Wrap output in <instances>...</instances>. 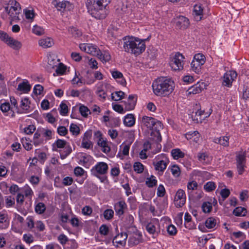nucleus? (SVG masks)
Returning a JSON list of instances; mask_svg holds the SVG:
<instances>
[{
	"label": "nucleus",
	"mask_w": 249,
	"mask_h": 249,
	"mask_svg": "<svg viewBox=\"0 0 249 249\" xmlns=\"http://www.w3.org/2000/svg\"><path fill=\"white\" fill-rule=\"evenodd\" d=\"M186 194L182 189H178L174 197V203L176 207H182L186 202Z\"/></svg>",
	"instance_id": "nucleus-10"
},
{
	"label": "nucleus",
	"mask_w": 249,
	"mask_h": 249,
	"mask_svg": "<svg viewBox=\"0 0 249 249\" xmlns=\"http://www.w3.org/2000/svg\"><path fill=\"white\" fill-rule=\"evenodd\" d=\"M159 226V220L157 219H153L146 225V229L149 233L158 235L160 232V230H158L157 227Z\"/></svg>",
	"instance_id": "nucleus-14"
},
{
	"label": "nucleus",
	"mask_w": 249,
	"mask_h": 249,
	"mask_svg": "<svg viewBox=\"0 0 249 249\" xmlns=\"http://www.w3.org/2000/svg\"><path fill=\"white\" fill-rule=\"evenodd\" d=\"M67 70V67L62 63H60L56 68L55 72L57 75H62L65 73Z\"/></svg>",
	"instance_id": "nucleus-51"
},
{
	"label": "nucleus",
	"mask_w": 249,
	"mask_h": 249,
	"mask_svg": "<svg viewBox=\"0 0 249 249\" xmlns=\"http://www.w3.org/2000/svg\"><path fill=\"white\" fill-rule=\"evenodd\" d=\"M155 118L151 117L144 116L142 118L141 124L143 126L146 127L148 128H149L151 130V127H152V125H153V124L155 123Z\"/></svg>",
	"instance_id": "nucleus-25"
},
{
	"label": "nucleus",
	"mask_w": 249,
	"mask_h": 249,
	"mask_svg": "<svg viewBox=\"0 0 249 249\" xmlns=\"http://www.w3.org/2000/svg\"><path fill=\"white\" fill-rule=\"evenodd\" d=\"M0 38L8 46L16 50H18L21 47L22 45L20 42L10 37L6 32H0Z\"/></svg>",
	"instance_id": "nucleus-8"
},
{
	"label": "nucleus",
	"mask_w": 249,
	"mask_h": 249,
	"mask_svg": "<svg viewBox=\"0 0 249 249\" xmlns=\"http://www.w3.org/2000/svg\"><path fill=\"white\" fill-rule=\"evenodd\" d=\"M41 136L40 128H38L34 135L33 143L35 146H37L44 143L45 140Z\"/></svg>",
	"instance_id": "nucleus-26"
},
{
	"label": "nucleus",
	"mask_w": 249,
	"mask_h": 249,
	"mask_svg": "<svg viewBox=\"0 0 249 249\" xmlns=\"http://www.w3.org/2000/svg\"><path fill=\"white\" fill-rule=\"evenodd\" d=\"M40 130L42 136L46 138L45 141L50 140L52 139V131L51 130L42 128H40Z\"/></svg>",
	"instance_id": "nucleus-46"
},
{
	"label": "nucleus",
	"mask_w": 249,
	"mask_h": 249,
	"mask_svg": "<svg viewBox=\"0 0 249 249\" xmlns=\"http://www.w3.org/2000/svg\"><path fill=\"white\" fill-rule=\"evenodd\" d=\"M8 6L5 8V10L8 11L9 8H16V20H19L18 15L21 11V8L20 4L15 0H9L8 3Z\"/></svg>",
	"instance_id": "nucleus-19"
},
{
	"label": "nucleus",
	"mask_w": 249,
	"mask_h": 249,
	"mask_svg": "<svg viewBox=\"0 0 249 249\" xmlns=\"http://www.w3.org/2000/svg\"><path fill=\"white\" fill-rule=\"evenodd\" d=\"M151 36L147 38L140 39L133 36H126L123 38L124 50L137 56L144 52L146 48L145 41L149 40Z\"/></svg>",
	"instance_id": "nucleus-1"
},
{
	"label": "nucleus",
	"mask_w": 249,
	"mask_h": 249,
	"mask_svg": "<svg viewBox=\"0 0 249 249\" xmlns=\"http://www.w3.org/2000/svg\"><path fill=\"white\" fill-rule=\"evenodd\" d=\"M203 88L201 86L199 83L189 88L187 90L188 94H196L201 92Z\"/></svg>",
	"instance_id": "nucleus-33"
},
{
	"label": "nucleus",
	"mask_w": 249,
	"mask_h": 249,
	"mask_svg": "<svg viewBox=\"0 0 249 249\" xmlns=\"http://www.w3.org/2000/svg\"><path fill=\"white\" fill-rule=\"evenodd\" d=\"M30 101L28 98H24L21 101L20 107L17 110L18 113H27L30 111Z\"/></svg>",
	"instance_id": "nucleus-16"
},
{
	"label": "nucleus",
	"mask_w": 249,
	"mask_h": 249,
	"mask_svg": "<svg viewBox=\"0 0 249 249\" xmlns=\"http://www.w3.org/2000/svg\"><path fill=\"white\" fill-rule=\"evenodd\" d=\"M85 173L86 171L81 167L77 166L74 169V174L77 177H82Z\"/></svg>",
	"instance_id": "nucleus-64"
},
{
	"label": "nucleus",
	"mask_w": 249,
	"mask_h": 249,
	"mask_svg": "<svg viewBox=\"0 0 249 249\" xmlns=\"http://www.w3.org/2000/svg\"><path fill=\"white\" fill-rule=\"evenodd\" d=\"M247 210L242 207H236L233 211V214L237 216H244L247 213Z\"/></svg>",
	"instance_id": "nucleus-40"
},
{
	"label": "nucleus",
	"mask_w": 249,
	"mask_h": 249,
	"mask_svg": "<svg viewBox=\"0 0 249 249\" xmlns=\"http://www.w3.org/2000/svg\"><path fill=\"white\" fill-rule=\"evenodd\" d=\"M70 131L73 135L78 136L80 134V128L79 126L73 123L71 124L70 126Z\"/></svg>",
	"instance_id": "nucleus-49"
},
{
	"label": "nucleus",
	"mask_w": 249,
	"mask_h": 249,
	"mask_svg": "<svg viewBox=\"0 0 249 249\" xmlns=\"http://www.w3.org/2000/svg\"><path fill=\"white\" fill-rule=\"evenodd\" d=\"M213 142L224 147H228L229 145V137L228 136H222L216 138L214 139Z\"/></svg>",
	"instance_id": "nucleus-32"
},
{
	"label": "nucleus",
	"mask_w": 249,
	"mask_h": 249,
	"mask_svg": "<svg viewBox=\"0 0 249 249\" xmlns=\"http://www.w3.org/2000/svg\"><path fill=\"white\" fill-rule=\"evenodd\" d=\"M137 100V96L135 94L129 95L127 102H125V108L127 110H133L136 106Z\"/></svg>",
	"instance_id": "nucleus-21"
},
{
	"label": "nucleus",
	"mask_w": 249,
	"mask_h": 249,
	"mask_svg": "<svg viewBox=\"0 0 249 249\" xmlns=\"http://www.w3.org/2000/svg\"><path fill=\"white\" fill-rule=\"evenodd\" d=\"M0 108L1 111L5 114V115H11L12 117L15 116L14 112L12 110V108L11 107L10 105L9 102L2 101H0Z\"/></svg>",
	"instance_id": "nucleus-20"
},
{
	"label": "nucleus",
	"mask_w": 249,
	"mask_h": 249,
	"mask_svg": "<svg viewBox=\"0 0 249 249\" xmlns=\"http://www.w3.org/2000/svg\"><path fill=\"white\" fill-rule=\"evenodd\" d=\"M236 164H246V153L245 152L240 151L236 153Z\"/></svg>",
	"instance_id": "nucleus-34"
},
{
	"label": "nucleus",
	"mask_w": 249,
	"mask_h": 249,
	"mask_svg": "<svg viewBox=\"0 0 249 249\" xmlns=\"http://www.w3.org/2000/svg\"><path fill=\"white\" fill-rule=\"evenodd\" d=\"M216 184L214 182L209 181L204 185V189L207 192H210L215 190Z\"/></svg>",
	"instance_id": "nucleus-47"
},
{
	"label": "nucleus",
	"mask_w": 249,
	"mask_h": 249,
	"mask_svg": "<svg viewBox=\"0 0 249 249\" xmlns=\"http://www.w3.org/2000/svg\"><path fill=\"white\" fill-rule=\"evenodd\" d=\"M202 209L205 213L211 212L212 210V204L209 202H205L202 204Z\"/></svg>",
	"instance_id": "nucleus-54"
},
{
	"label": "nucleus",
	"mask_w": 249,
	"mask_h": 249,
	"mask_svg": "<svg viewBox=\"0 0 249 249\" xmlns=\"http://www.w3.org/2000/svg\"><path fill=\"white\" fill-rule=\"evenodd\" d=\"M127 238V234L126 232H121L120 234L116 235L113 240L114 241L121 246H123L125 244V241Z\"/></svg>",
	"instance_id": "nucleus-27"
},
{
	"label": "nucleus",
	"mask_w": 249,
	"mask_h": 249,
	"mask_svg": "<svg viewBox=\"0 0 249 249\" xmlns=\"http://www.w3.org/2000/svg\"><path fill=\"white\" fill-rule=\"evenodd\" d=\"M110 2L109 0H87L88 12L96 19H104L108 14L107 6Z\"/></svg>",
	"instance_id": "nucleus-2"
},
{
	"label": "nucleus",
	"mask_w": 249,
	"mask_h": 249,
	"mask_svg": "<svg viewBox=\"0 0 249 249\" xmlns=\"http://www.w3.org/2000/svg\"><path fill=\"white\" fill-rule=\"evenodd\" d=\"M115 7L116 13L120 16L128 13L127 5L122 1H119Z\"/></svg>",
	"instance_id": "nucleus-22"
},
{
	"label": "nucleus",
	"mask_w": 249,
	"mask_h": 249,
	"mask_svg": "<svg viewBox=\"0 0 249 249\" xmlns=\"http://www.w3.org/2000/svg\"><path fill=\"white\" fill-rule=\"evenodd\" d=\"M189 24V19L184 16H179L176 23V26L178 29L182 30H186Z\"/></svg>",
	"instance_id": "nucleus-18"
},
{
	"label": "nucleus",
	"mask_w": 249,
	"mask_h": 249,
	"mask_svg": "<svg viewBox=\"0 0 249 249\" xmlns=\"http://www.w3.org/2000/svg\"><path fill=\"white\" fill-rule=\"evenodd\" d=\"M193 15L196 21H200L203 16V7L201 4L196 3L194 6Z\"/></svg>",
	"instance_id": "nucleus-15"
},
{
	"label": "nucleus",
	"mask_w": 249,
	"mask_h": 249,
	"mask_svg": "<svg viewBox=\"0 0 249 249\" xmlns=\"http://www.w3.org/2000/svg\"><path fill=\"white\" fill-rule=\"evenodd\" d=\"M125 93L122 91H115L111 94V98L114 101H119L123 99Z\"/></svg>",
	"instance_id": "nucleus-45"
},
{
	"label": "nucleus",
	"mask_w": 249,
	"mask_h": 249,
	"mask_svg": "<svg viewBox=\"0 0 249 249\" xmlns=\"http://www.w3.org/2000/svg\"><path fill=\"white\" fill-rule=\"evenodd\" d=\"M79 111L81 115L83 117H86L88 116L89 113L90 112L89 108L85 106H81L79 107Z\"/></svg>",
	"instance_id": "nucleus-63"
},
{
	"label": "nucleus",
	"mask_w": 249,
	"mask_h": 249,
	"mask_svg": "<svg viewBox=\"0 0 249 249\" xmlns=\"http://www.w3.org/2000/svg\"><path fill=\"white\" fill-rule=\"evenodd\" d=\"M79 48L81 51H84L93 56H97L100 50L98 47L92 44L83 43L80 44Z\"/></svg>",
	"instance_id": "nucleus-12"
},
{
	"label": "nucleus",
	"mask_w": 249,
	"mask_h": 249,
	"mask_svg": "<svg viewBox=\"0 0 249 249\" xmlns=\"http://www.w3.org/2000/svg\"><path fill=\"white\" fill-rule=\"evenodd\" d=\"M158 181L155 176L151 175L147 178L145 181L146 185L149 188H153L157 186Z\"/></svg>",
	"instance_id": "nucleus-36"
},
{
	"label": "nucleus",
	"mask_w": 249,
	"mask_h": 249,
	"mask_svg": "<svg viewBox=\"0 0 249 249\" xmlns=\"http://www.w3.org/2000/svg\"><path fill=\"white\" fill-rule=\"evenodd\" d=\"M114 209L116 215L120 217L124 215L125 211L127 209V206L125 201L122 200L114 204Z\"/></svg>",
	"instance_id": "nucleus-13"
},
{
	"label": "nucleus",
	"mask_w": 249,
	"mask_h": 249,
	"mask_svg": "<svg viewBox=\"0 0 249 249\" xmlns=\"http://www.w3.org/2000/svg\"><path fill=\"white\" fill-rule=\"evenodd\" d=\"M9 225V221L6 214L2 213L0 212V229H5Z\"/></svg>",
	"instance_id": "nucleus-30"
},
{
	"label": "nucleus",
	"mask_w": 249,
	"mask_h": 249,
	"mask_svg": "<svg viewBox=\"0 0 249 249\" xmlns=\"http://www.w3.org/2000/svg\"><path fill=\"white\" fill-rule=\"evenodd\" d=\"M133 169L137 173L141 174L144 171V166L140 162H135L133 165Z\"/></svg>",
	"instance_id": "nucleus-48"
},
{
	"label": "nucleus",
	"mask_w": 249,
	"mask_h": 249,
	"mask_svg": "<svg viewBox=\"0 0 249 249\" xmlns=\"http://www.w3.org/2000/svg\"><path fill=\"white\" fill-rule=\"evenodd\" d=\"M35 153L37 155L38 160L41 163H44L47 159V155L45 152H42L40 149H36Z\"/></svg>",
	"instance_id": "nucleus-43"
},
{
	"label": "nucleus",
	"mask_w": 249,
	"mask_h": 249,
	"mask_svg": "<svg viewBox=\"0 0 249 249\" xmlns=\"http://www.w3.org/2000/svg\"><path fill=\"white\" fill-rule=\"evenodd\" d=\"M147 53L148 56L150 58H153L155 57L157 54V50L153 47H150L148 48Z\"/></svg>",
	"instance_id": "nucleus-57"
},
{
	"label": "nucleus",
	"mask_w": 249,
	"mask_h": 249,
	"mask_svg": "<svg viewBox=\"0 0 249 249\" xmlns=\"http://www.w3.org/2000/svg\"><path fill=\"white\" fill-rule=\"evenodd\" d=\"M131 144V142L123 143L120 146V150L122 151V154L124 156H127L129 154L130 146Z\"/></svg>",
	"instance_id": "nucleus-44"
},
{
	"label": "nucleus",
	"mask_w": 249,
	"mask_h": 249,
	"mask_svg": "<svg viewBox=\"0 0 249 249\" xmlns=\"http://www.w3.org/2000/svg\"><path fill=\"white\" fill-rule=\"evenodd\" d=\"M77 157L79 159L80 163L82 164L84 166H86L88 165L93 160L92 157L90 155L84 152L78 153Z\"/></svg>",
	"instance_id": "nucleus-17"
},
{
	"label": "nucleus",
	"mask_w": 249,
	"mask_h": 249,
	"mask_svg": "<svg viewBox=\"0 0 249 249\" xmlns=\"http://www.w3.org/2000/svg\"><path fill=\"white\" fill-rule=\"evenodd\" d=\"M96 56L98 57L103 63H106L109 62L111 58V55L107 51H101L100 50V52L98 53Z\"/></svg>",
	"instance_id": "nucleus-24"
},
{
	"label": "nucleus",
	"mask_w": 249,
	"mask_h": 249,
	"mask_svg": "<svg viewBox=\"0 0 249 249\" xmlns=\"http://www.w3.org/2000/svg\"><path fill=\"white\" fill-rule=\"evenodd\" d=\"M46 209V205L43 202H38L35 206V212L38 214L44 213Z\"/></svg>",
	"instance_id": "nucleus-37"
},
{
	"label": "nucleus",
	"mask_w": 249,
	"mask_h": 249,
	"mask_svg": "<svg viewBox=\"0 0 249 249\" xmlns=\"http://www.w3.org/2000/svg\"><path fill=\"white\" fill-rule=\"evenodd\" d=\"M171 153L173 159L175 160H178L179 158H182L185 156L184 153L178 148L172 149Z\"/></svg>",
	"instance_id": "nucleus-38"
},
{
	"label": "nucleus",
	"mask_w": 249,
	"mask_h": 249,
	"mask_svg": "<svg viewBox=\"0 0 249 249\" xmlns=\"http://www.w3.org/2000/svg\"><path fill=\"white\" fill-rule=\"evenodd\" d=\"M52 4L58 11L63 12L71 11L73 8V4L67 0L58 1L57 0H53L52 1Z\"/></svg>",
	"instance_id": "nucleus-9"
},
{
	"label": "nucleus",
	"mask_w": 249,
	"mask_h": 249,
	"mask_svg": "<svg viewBox=\"0 0 249 249\" xmlns=\"http://www.w3.org/2000/svg\"><path fill=\"white\" fill-rule=\"evenodd\" d=\"M98 144L99 146L102 147V151L105 153H108L110 151V148L108 146L106 141L100 140L98 141Z\"/></svg>",
	"instance_id": "nucleus-39"
},
{
	"label": "nucleus",
	"mask_w": 249,
	"mask_h": 249,
	"mask_svg": "<svg viewBox=\"0 0 249 249\" xmlns=\"http://www.w3.org/2000/svg\"><path fill=\"white\" fill-rule=\"evenodd\" d=\"M169 160L165 154H162L157 157V161L153 162L155 169L162 174L166 169Z\"/></svg>",
	"instance_id": "nucleus-6"
},
{
	"label": "nucleus",
	"mask_w": 249,
	"mask_h": 249,
	"mask_svg": "<svg viewBox=\"0 0 249 249\" xmlns=\"http://www.w3.org/2000/svg\"><path fill=\"white\" fill-rule=\"evenodd\" d=\"M205 61L206 58L203 54H196L191 64L192 71L196 73H199L201 71L202 66L205 64Z\"/></svg>",
	"instance_id": "nucleus-7"
},
{
	"label": "nucleus",
	"mask_w": 249,
	"mask_h": 249,
	"mask_svg": "<svg viewBox=\"0 0 249 249\" xmlns=\"http://www.w3.org/2000/svg\"><path fill=\"white\" fill-rule=\"evenodd\" d=\"M174 85V82L171 78L160 77L153 82V90L157 96L165 97L168 96L173 91Z\"/></svg>",
	"instance_id": "nucleus-3"
},
{
	"label": "nucleus",
	"mask_w": 249,
	"mask_h": 249,
	"mask_svg": "<svg viewBox=\"0 0 249 249\" xmlns=\"http://www.w3.org/2000/svg\"><path fill=\"white\" fill-rule=\"evenodd\" d=\"M24 13L26 18L29 20H33L35 16V14L33 10L25 9Z\"/></svg>",
	"instance_id": "nucleus-58"
},
{
	"label": "nucleus",
	"mask_w": 249,
	"mask_h": 249,
	"mask_svg": "<svg viewBox=\"0 0 249 249\" xmlns=\"http://www.w3.org/2000/svg\"><path fill=\"white\" fill-rule=\"evenodd\" d=\"M31 89V85L29 84L28 82L23 81L20 83L18 85V89L19 91H23L24 93H28Z\"/></svg>",
	"instance_id": "nucleus-35"
},
{
	"label": "nucleus",
	"mask_w": 249,
	"mask_h": 249,
	"mask_svg": "<svg viewBox=\"0 0 249 249\" xmlns=\"http://www.w3.org/2000/svg\"><path fill=\"white\" fill-rule=\"evenodd\" d=\"M96 93L98 95V96L102 99V101H104L106 100L107 93L105 91V89L104 88H100L99 87H98V89L96 91Z\"/></svg>",
	"instance_id": "nucleus-53"
},
{
	"label": "nucleus",
	"mask_w": 249,
	"mask_h": 249,
	"mask_svg": "<svg viewBox=\"0 0 249 249\" xmlns=\"http://www.w3.org/2000/svg\"><path fill=\"white\" fill-rule=\"evenodd\" d=\"M81 147L87 149H90L93 148V143L91 141H82Z\"/></svg>",
	"instance_id": "nucleus-60"
},
{
	"label": "nucleus",
	"mask_w": 249,
	"mask_h": 249,
	"mask_svg": "<svg viewBox=\"0 0 249 249\" xmlns=\"http://www.w3.org/2000/svg\"><path fill=\"white\" fill-rule=\"evenodd\" d=\"M237 75L236 71H227L223 76L222 85L227 87H231L233 80L236 78Z\"/></svg>",
	"instance_id": "nucleus-11"
},
{
	"label": "nucleus",
	"mask_w": 249,
	"mask_h": 249,
	"mask_svg": "<svg viewBox=\"0 0 249 249\" xmlns=\"http://www.w3.org/2000/svg\"><path fill=\"white\" fill-rule=\"evenodd\" d=\"M184 56L179 52L176 53L171 58L170 65L174 71H181L183 69Z\"/></svg>",
	"instance_id": "nucleus-5"
},
{
	"label": "nucleus",
	"mask_w": 249,
	"mask_h": 249,
	"mask_svg": "<svg viewBox=\"0 0 249 249\" xmlns=\"http://www.w3.org/2000/svg\"><path fill=\"white\" fill-rule=\"evenodd\" d=\"M67 142L66 141L61 139H58L53 144V146L56 147L58 148H64L66 146Z\"/></svg>",
	"instance_id": "nucleus-59"
},
{
	"label": "nucleus",
	"mask_w": 249,
	"mask_h": 249,
	"mask_svg": "<svg viewBox=\"0 0 249 249\" xmlns=\"http://www.w3.org/2000/svg\"><path fill=\"white\" fill-rule=\"evenodd\" d=\"M148 140L152 142V143H156L158 147L159 145L160 146V148L161 147L159 143L161 141L162 139L160 133L158 131H151Z\"/></svg>",
	"instance_id": "nucleus-23"
},
{
	"label": "nucleus",
	"mask_w": 249,
	"mask_h": 249,
	"mask_svg": "<svg viewBox=\"0 0 249 249\" xmlns=\"http://www.w3.org/2000/svg\"><path fill=\"white\" fill-rule=\"evenodd\" d=\"M114 214V211L112 209H108L104 211L103 215L106 220H110L113 218Z\"/></svg>",
	"instance_id": "nucleus-50"
},
{
	"label": "nucleus",
	"mask_w": 249,
	"mask_h": 249,
	"mask_svg": "<svg viewBox=\"0 0 249 249\" xmlns=\"http://www.w3.org/2000/svg\"><path fill=\"white\" fill-rule=\"evenodd\" d=\"M108 166L107 163L98 162L90 170L91 174L100 179L102 182L107 180L106 175L107 173Z\"/></svg>",
	"instance_id": "nucleus-4"
},
{
	"label": "nucleus",
	"mask_w": 249,
	"mask_h": 249,
	"mask_svg": "<svg viewBox=\"0 0 249 249\" xmlns=\"http://www.w3.org/2000/svg\"><path fill=\"white\" fill-rule=\"evenodd\" d=\"M216 219L214 217H209L205 221V226L208 229L213 228L216 225Z\"/></svg>",
	"instance_id": "nucleus-42"
},
{
	"label": "nucleus",
	"mask_w": 249,
	"mask_h": 249,
	"mask_svg": "<svg viewBox=\"0 0 249 249\" xmlns=\"http://www.w3.org/2000/svg\"><path fill=\"white\" fill-rule=\"evenodd\" d=\"M166 193L165 189L162 184H160L157 189V196L159 197H163Z\"/></svg>",
	"instance_id": "nucleus-62"
},
{
	"label": "nucleus",
	"mask_w": 249,
	"mask_h": 249,
	"mask_svg": "<svg viewBox=\"0 0 249 249\" xmlns=\"http://www.w3.org/2000/svg\"><path fill=\"white\" fill-rule=\"evenodd\" d=\"M169 169H170L172 174L174 177L178 178L180 176L181 171L178 165H172L169 167Z\"/></svg>",
	"instance_id": "nucleus-41"
},
{
	"label": "nucleus",
	"mask_w": 249,
	"mask_h": 249,
	"mask_svg": "<svg viewBox=\"0 0 249 249\" xmlns=\"http://www.w3.org/2000/svg\"><path fill=\"white\" fill-rule=\"evenodd\" d=\"M60 113L63 116H65L68 114V106L63 102L60 105Z\"/></svg>",
	"instance_id": "nucleus-61"
},
{
	"label": "nucleus",
	"mask_w": 249,
	"mask_h": 249,
	"mask_svg": "<svg viewBox=\"0 0 249 249\" xmlns=\"http://www.w3.org/2000/svg\"><path fill=\"white\" fill-rule=\"evenodd\" d=\"M39 46H41L44 48H47L52 47L54 42L52 38L51 37H47L45 38L40 39L38 41Z\"/></svg>",
	"instance_id": "nucleus-29"
},
{
	"label": "nucleus",
	"mask_w": 249,
	"mask_h": 249,
	"mask_svg": "<svg viewBox=\"0 0 249 249\" xmlns=\"http://www.w3.org/2000/svg\"><path fill=\"white\" fill-rule=\"evenodd\" d=\"M135 123V118L133 114H128L126 115L124 120V123L125 126L131 127Z\"/></svg>",
	"instance_id": "nucleus-31"
},
{
	"label": "nucleus",
	"mask_w": 249,
	"mask_h": 249,
	"mask_svg": "<svg viewBox=\"0 0 249 249\" xmlns=\"http://www.w3.org/2000/svg\"><path fill=\"white\" fill-rule=\"evenodd\" d=\"M162 128V124L161 123L155 119V121L152 127H151V131H158L160 132V129Z\"/></svg>",
	"instance_id": "nucleus-56"
},
{
	"label": "nucleus",
	"mask_w": 249,
	"mask_h": 249,
	"mask_svg": "<svg viewBox=\"0 0 249 249\" xmlns=\"http://www.w3.org/2000/svg\"><path fill=\"white\" fill-rule=\"evenodd\" d=\"M34 228L38 231H43L45 229V225L42 221L38 220L35 222Z\"/></svg>",
	"instance_id": "nucleus-55"
},
{
	"label": "nucleus",
	"mask_w": 249,
	"mask_h": 249,
	"mask_svg": "<svg viewBox=\"0 0 249 249\" xmlns=\"http://www.w3.org/2000/svg\"><path fill=\"white\" fill-rule=\"evenodd\" d=\"M74 36L75 37H80V39L82 41H88L91 38L90 36L83 35L82 32H76Z\"/></svg>",
	"instance_id": "nucleus-52"
},
{
	"label": "nucleus",
	"mask_w": 249,
	"mask_h": 249,
	"mask_svg": "<svg viewBox=\"0 0 249 249\" xmlns=\"http://www.w3.org/2000/svg\"><path fill=\"white\" fill-rule=\"evenodd\" d=\"M142 240V235L140 233L134 234L130 237L128 240L129 244L134 246L139 244Z\"/></svg>",
	"instance_id": "nucleus-28"
}]
</instances>
